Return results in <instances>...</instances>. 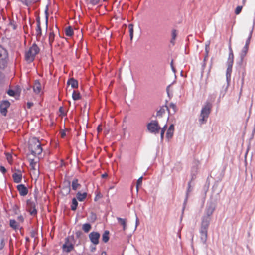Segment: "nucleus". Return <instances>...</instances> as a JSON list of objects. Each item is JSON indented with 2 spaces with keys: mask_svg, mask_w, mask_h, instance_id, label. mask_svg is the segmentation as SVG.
Here are the masks:
<instances>
[{
  "mask_svg": "<svg viewBox=\"0 0 255 255\" xmlns=\"http://www.w3.org/2000/svg\"><path fill=\"white\" fill-rule=\"evenodd\" d=\"M28 148L31 154L34 156L40 154L43 151L41 143L36 137H32L29 139Z\"/></svg>",
  "mask_w": 255,
  "mask_h": 255,
  "instance_id": "nucleus-1",
  "label": "nucleus"
},
{
  "mask_svg": "<svg viewBox=\"0 0 255 255\" xmlns=\"http://www.w3.org/2000/svg\"><path fill=\"white\" fill-rule=\"evenodd\" d=\"M40 52V48L35 44L33 43L29 49L25 51L24 58L25 60L28 63L32 62L37 55Z\"/></svg>",
  "mask_w": 255,
  "mask_h": 255,
  "instance_id": "nucleus-2",
  "label": "nucleus"
},
{
  "mask_svg": "<svg viewBox=\"0 0 255 255\" xmlns=\"http://www.w3.org/2000/svg\"><path fill=\"white\" fill-rule=\"evenodd\" d=\"M212 107V104L209 102H207L205 105L202 107L199 119V122L201 125L207 122L211 113Z\"/></svg>",
  "mask_w": 255,
  "mask_h": 255,
  "instance_id": "nucleus-3",
  "label": "nucleus"
},
{
  "mask_svg": "<svg viewBox=\"0 0 255 255\" xmlns=\"http://www.w3.org/2000/svg\"><path fill=\"white\" fill-rule=\"evenodd\" d=\"M73 239V236H68L65 238V243L62 246V250L64 252L69 253L74 249Z\"/></svg>",
  "mask_w": 255,
  "mask_h": 255,
  "instance_id": "nucleus-4",
  "label": "nucleus"
},
{
  "mask_svg": "<svg viewBox=\"0 0 255 255\" xmlns=\"http://www.w3.org/2000/svg\"><path fill=\"white\" fill-rule=\"evenodd\" d=\"M7 57V51L0 45V68L3 69L6 66Z\"/></svg>",
  "mask_w": 255,
  "mask_h": 255,
  "instance_id": "nucleus-5",
  "label": "nucleus"
},
{
  "mask_svg": "<svg viewBox=\"0 0 255 255\" xmlns=\"http://www.w3.org/2000/svg\"><path fill=\"white\" fill-rule=\"evenodd\" d=\"M147 128L150 132L155 134L159 133L161 129L158 122L157 121H152L150 123H148L147 125Z\"/></svg>",
  "mask_w": 255,
  "mask_h": 255,
  "instance_id": "nucleus-6",
  "label": "nucleus"
},
{
  "mask_svg": "<svg viewBox=\"0 0 255 255\" xmlns=\"http://www.w3.org/2000/svg\"><path fill=\"white\" fill-rule=\"evenodd\" d=\"M26 210L32 216H34L37 215V211L35 208V204L31 200H28L27 201Z\"/></svg>",
  "mask_w": 255,
  "mask_h": 255,
  "instance_id": "nucleus-7",
  "label": "nucleus"
},
{
  "mask_svg": "<svg viewBox=\"0 0 255 255\" xmlns=\"http://www.w3.org/2000/svg\"><path fill=\"white\" fill-rule=\"evenodd\" d=\"M100 234L97 232H92L89 234V238L91 243L94 245H97L99 243V239Z\"/></svg>",
  "mask_w": 255,
  "mask_h": 255,
  "instance_id": "nucleus-8",
  "label": "nucleus"
},
{
  "mask_svg": "<svg viewBox=\"0 0 255 255\" xmlns=\"http://www.w3.org/2000/svg\"><path fill=\"white\" fill-rule=\"evenodd\" d=\"M37 162L34 159L30 160V173L33 174L35 177H37L39 174V170L36 168Z\"/></svg>",
  "mask_w": 255,
  "mask_h": 255,
  "instance_id": "nucleus-9",
  "label": "nucleus"
},
{
  "mask_svg": "<svg viewBox=\"0 0 255 255\" xmlns=\"http://www.w3.org/2000/svg\"><path fill=\"white\" fill-rule=\"evenodd\" d=\"M10 103L8 101H3L1 103L0 106V111L1 114L5 116L7 115V109L10 106Z\"/></svg>",
  "mask_w": 255,
  "mask_h": 255,
  "instance_id": "nucleus-10",
  "label": "nucleus"
},
{
  "mask_svg": "<svg viewBox=\"0 0 255 255\" xmlns=\"http://www.w3.org/2000/svg\"><path fill=\"white\" fill-rule=\"evenodd\" d=\"M211 218L208 216H203L202 218L200 230L208 231Z\"/></svg>",
  "mask_w": 255,
  "mask_h": 255,
  "instance_id": "nucleus-11",
  "label": "nucleus"
},
{
  "mask_svg": "<svg viewBox=\"0 0 255 255\" xmlns=\"http://www.w3.org/2000/svg\"><path fill=\"white\" fill-rule=\"evenodd\" d=\"M20 195L22 196H25L28 193L27 188L23 184H19L16 187Z\"/></svg>",
  "mask_w": 255,
  "mask_h": 255,
  "instance_id": "nucleus-12",
  "label": "nucleus"
},
{
  "mask_svg": "<svg viewBox=\"0 0 255 255\" xmlns=\"http://www.w3.org/2000/svg\"><path fill=\"white\" fill-rule=\"evenodd\" d=\"M33 89L34 92L36 94H38L40 93L42 89V87L39 80H35L33 86Z\"/></svg>",
  "mask_w": 255,
  "mask_h": 255,
  "instance_id": "nucleus-13",
  "label": "nucleus"
},
{
  "mask_svg": "<svg viewBox=\"0 0 255 255\" xmlns=\"http://www.w3.org/2000/svg\"><path fill=\"white\" fill-rule=\"evenodd\" d=\"M12 178L15 183H19L21 182L22 179V174L20 171L15 172L12 175Z\"/></svg>",
  "mask_w": 255,
  "mask_h": 255,
  "instance_id": "nucleus-14",
  "label": "nucleus"
},
{
  "mask_svg": "<svg viewBox=\"0 0 255 255\" xmlns=\"http://www.w3.org/2000/svg\"><path fill=\"white\" fill-rule=\"evenodd\" d=\"M251 37V36L250 35L249 36V37L248 38V39H247V40L246 41L245 45L244 46V47H243V48L242 49L241 54L242 58L244 57L246 55V54L248 52V48H249V45L250 43Z\"/></svg>",
  "mask_w": 255,
  "mask_h": 255,
  "instance_id": "nucleus-15",
  "label": "nucleus"
},
{
  "mask_svg": "<svg viewBox=\"0 0 255 255\" xmlns=\"http://www.w3.org/2000/svg\"><path fill=\"white\" fill-rule=\"evenodd\" d=\"M200 239L203 244L206 243L208 237V231L200 230Z\"/></svg>",
  "mask_w": 255,
  "mask_h": 255,
  "instance_id": "nucleus-16",
  "label": "nucleus"
},
{
  "mask_svg": "<svg viewBox=\"0 0 255 255\" xmlns=\"http://www.w3.org/2000/svg\"><path fill=\"white\" fill-rule=\"evenodd\" d=\"M215 206L213 204H211L209 206H208L206 209V215L204 216H208V217H210V216L213 213L215 210Z\"/></svg>",
  "mask_w": 255,
  "mask_h": 255,
  "instance_id": "nucleus-17",
  "label": "nucleus"
},
{
  "mask_svg": "<svg viewBox=\"0 0 255 255\" xmlns=\"http://www.w3.org/2000/svg\"><path fill=\"white\" fill-rule=\"evenodd\" d=\"M67 84L68 85H71L72 88H76L78 86V83L77 80L73 78L68 80L67 81Z\"/></svg>",
  "mask_w": 255,
  "mask_h": 255,
  "instance_id": "nucleus-18",
  "label": "nucleus"
},
{
  "mask_svg": "<svg viewBox=\"0 0 255 255\" xmlns=\"http://www.w3.org/2000/svg\"><path fill=\"white\" fill-rule=\"evenodd\" d=\"M117 219L118 221V223L122 226L123 231H125L127 228V220L120 217H117Z\"/></svg>",
  "mask_w": 255,
  "mask_h": 255,
  "instance_id": "nucleus-19",
  "label": "nucleus"
},
{
  "mask_svg": "<svg viewBox=\"0 0 255 255\" xmlns=\"http://www.w3.org/2000/svg\"><path fill=\"white\" fill-rule=\"evenodd\" d=\"M37 27L36 29V34L37 38H40L42 34V30L40 26V22L39 20H38L37 21Z\"/></svg>",
  "mask_w": 255,
  "mask_h": 255,
  "instance_id": "nucleus-20",
  "label": "nucleus"
},
{
  "mask_svg": "<svg viewBox=\"0 0 255 255\" xmlns=\"http://www.w3.org/2000/svg\"><path fill=\"white\" fill-rule=\"evenodd\" d=\"M71 186L72 189L76 191L80 188L81 185L78 183V180L77 179H74L72 182Z\"/></svg>",
  "mask_w": 255,
  "mask_h": 255,
  "instance_id": "nucleus-21",
  "label": "nucleus"
},
{
  "mask_svg": "<svg viewBox=\"0 0 255 255\" xmlns=\"http://www.w3.org/2000/svg\"><path fill=\"white\" fill-rule=\"evenodd\" d=\"M87 193L84 192L83 193L78 192L76 194V197L79 201H83L87 197Z\"/></svg>",
  "mask_w": 255,
  "mask_h": 255,
  "instance_id": "nucleus-22",
  "label": "nucleus"
},
{
  "mask_svg": "<svg viewBox=\"0 0 255 255\" xmlns=\"http://www.w3.org/2000/svg\"><path fill=\"white\" fill-rule=\"evenodd\" d=\"M168 110V107L166 105L160 107V109L157 112V116H162L165 113V111Z\"/></svg>",
  "mask_w": 255,
  "mask_h": 255,
  "instance_id": "nucleus-23",
  "label": "nucleus"
},
{
  "mask_svg": "<svg viewBox=\"0 0 255 255\" xmlns=\"http://www.w3.org/2000/svg\"><path fill=\"white\" fill-rule=\"evenodd\" d=\"M72 98L74 100H78L81 99L80 92L77 90H74L72 93Z\"/></svg>",
  "mask_w": 255,
  "mask_h": 255,
  "instance_id": "nucleus-24",
  "label": "nucleus"
},
{
  "mask_svg": "<svg viewBox=\"0 0 255 255\" xmlns=\"http://www.w3.org/2000/svg\"><path fill=\"white\" fill-rule=\"evenodd\" d=\"M233 61H234V54H233V52H230L229 54V57H228L229 65H228V70H229L230 66L231 67L232 66Z\"/></svg>",
  "mask_w": 255,
  "mask_h": 255,
  "instance_id": "nucleus-25",
  "label": "nucleus"
},
{
  "mask_svg": "<svg viewBox=\"0 0 255 255\" xmlns=\"http://www.w3.org/2000/svg\"><path fill=\"white\" fill-rule=\"evenodd\" d=\"M109 240V232L107 230L105 231L102 235V241L104 243H107Z\"/></svg>",
  "mask_w": 255,
  "mask_h": 255,
  "instance_id": "nucleus-26",
  "label": "nucleus"
},
{
  "mask_svg": "<svg viewBox=\"0 0 255 255\" xmlns=\"http://www.w3.org/2000/svg\"><path fill=\"white\" fill-rule=\"evenodd\" d=\"M65 35L67 36H72L73 35V30L71 27L69 26L65 29Z\"/></svg>",
  "mask_w": 255,
  "mask_h": 255,
  "instance_id": "nucleus-27",
  "label": "nucleus"
},
{
  "mask_svg": "<svg viewBox=\"0 0 255 255\" xmlns=\"http://www.w3.org/2000/svg\"><path fill=\"white\" fill-rule=\"evenodd\" d=\"M82 228L85 233H88L91 229V225L89 223H85L82 225Z\"/></svg>",
  "mask_w": 255,
  "mask_h": 255,
  "instance_id": "nucleus-28",
  "label": "nucleus"
},
{
  "mask_svg": "<svg viewBox=\"0 0 255 255\" xmlns=\"http://www.w3.org/2000/svg\"><path fill=\"white\" fill-rule=\"evenodd\" d=\"M78 202L75 198H73L72 201V204L71 205V208L72 210L75 211L78 206Z\"/></svg>",
  "mask_w": 255,
  "mask_h": 255,
  "instance_id": "nucleus-29",
  "label": "nucleus"
},
{
  "mask_svg": "<svg viewBox=\"0 0 255 255\" xmlns=\"http://www.w3.org/2000/svg\"><path fill=\"white\" fill-rule=\"evenodd\" d=\"M55 39V34L53 31L50 32L49 34V43L50 46L52 45Z\"/></svg>",
  "mask_w": 255,
  "mask_h": 255,
  "instance_id": "nucleus-30",
  "label": "nucleus"
},
{
  "mask_svg": "<svg viewBox=\"0 0 255 255\" xmlns=\"http://www.w3.org/2000/svg\"><path fill=\"white\" fill-rule=\"evenodd\" d=\"M10 226L14 229H16L18 228L19 225L18 223L14 220H10Z\"/></svg>",
  "mask_w": 255,
  "mask_h": 255,
  "instance_id": "nucleus-31",
  "label": "nucleus"
},
{
  "mask_svg": "<svg viewBox=\"0 0 255 255\" xmlns=\"http://www.w3.org/2000/svg\"><path fill=\"white\" fill-rule=\"evenodd\" d=\"M128 29L129 32V36L130 39L132 40L133 37V25L130 24L128 25Z\"/></svg>",
  "mask_w": 255,
  "mask_h": 255,
  "instance_id": "nucleus-32",
  "label": "nucleus"
},
{
  "mask_svg": "<svg viewBox=\"0 0 255 255\" xmlns=\"http://www.w3.org/2000/svg\"><path fill=\"white\" fill-rule=\"evenodd\" d=\"M177 36V31L175 29L172 30V39L171 41V43H174V41L175 40Z\"/></svg>",
  "mask_w": 255,
  "mask_h": 255,
  "instance_id": "nucleus-33",
  "label": "nucleus"
},
{
  "mask_svg": "<svg viewBox=\"0 0 255 255\" xmlns=\"http://www.w3.org/2000/svg\"><path fill=\"white\" fill-rule=\"evenodd\" d=\"M142 179H143V177L141 176L140 178H139L138 179L137 181V183H136V190H137V191H138L139 187L141 186V185H142Z\"/></svg>",
  "mask_w": 255,
  "mask_h": 255,
  "instance_id": "nucleus-34",
  "label": "nucleus"
},
{
  "mask_svg": "<svg viewBox=\"0 0 255 255\" xmlns=\"http://www.w3.org/2000/svg\"><path fill=\"white\" fill-rule=\"evenodd\" d=\"M22 2L26 5H29L32 3L36 2L37 0H21Z\"/></svg>",
  "mask_w": 255,
  "mask_h": 255,
  "instance_id": "nucleus-35",
  "label": "nucleus"
},
{
  "mask_svg": "<svg viewBox=\"0 0 255 255\" xmlns=\"http://www.w3.org/2000/svg\"><path fill=\"white\" fill-rule=\"evenodd\" d=\"M173 133H174L173 131H172L171 129H168L167 133H166V137L168 139L171 138L173 136Z\"/></svg>",
  "mask_w": 255,
  "mask_h": 255,
  "instance_id": "nucleus-36",
  "label": "nucleus"
},
{
  "mask_svg": "<svg viewBox=\"0 0 255 255\" xmlns=\"http://www.w3.org/2000/svg\"><path fill=\"white\" fill-rule=\"evenodd\" d=\"M166 128H167V126H166V125H165L162 128L160 129L161 130L160 136H161V138L162 140L163 139L164 132L166 131Z\"/></svg>",
  "mask_w": 255,
  "mask_h": 255,
  "instance_id": "nucleus-37",
  "label": "nucleus"
},
{
  "mask_svg": "<svg viewBox=\"0 0 255 255\" xmlns=\"http://www.w3.org/2000/svg\"><path fill=\"white\" fill-rule=\"evenodd\" d=\"M242 6H238L235 9V13L236 15H238L240 13L242 9Z\"/></svg>",
  "mask_w": 255,
  "mask_h": 255,
  "instance_id": "nucleus-38",
  "label": "nucleus"
},
{
  "mask_svg": "<svg viewBox=\"0 0 255 255\" xmlns=\"http://www.w3.org/2000/svg\"><path fill=\"white\" fill-rule=\"evenodd\" d=\"M168 109L171 108V109H172L173 112L174 113L175 112L176 106L175 104H174L173 103H171L169 104V106H168ZM168 110L169 111V109H168Z\"/></svg>",
  "mask_w": 255,
  "mask_h": 255,
  "instance_id": "nucleus-39",
  "label": "nucleus"
},
{
  "mask_svg": "<svg viewBox=\"0 0 255 255\" xmlns=\"http://www.w3.org/2000/svg\"><path fill=\"white\" fill-rule=\"evenodd\" d=\"M6 159H7L8 162L10 164H11L12 162V157L11 155L9 153H6Z\"/></svg>",
  "mask_w": 255,
  "mask_h": 255,
  "instance_id": "nucleus-40",
  "label": "nucleus"
},
{
  "mask_svg": "<svg viewBox=\"0 0 255 255\" xmlns=\"http://www.w3.org/2000/svg\"><path fill=\"white\" fill-rule=\"evenodd\" d=\"M100 0H90V3L92 5H95L99 3Z\"/></svg>",
  "mask_w": 255,
  "mask_h": 255,
  "instance_id": "nucleus-41",
  "label": "nucleus"
},
{
  "mask_svg": "<svg viewBox=\"0 0 255 255\" xmlns=\"http://www.w3.org/2000/svg\"><path fill=\"white\" fill-rule=\"evenodd\" d=\"M4 246V240L2 238L0 237V250L2 249Z\"/></svg>",
  "mask_w": 255,
  "mask_h": 255,
  "instance_id": "nucleus-42",
  "label": "nucleus"
},
{
  "mask_svg": "<svg viewBox=\"0 0 255 255\" xmlns=\"http://www.w3.org/2000/svg\"><path fill=\"white\" fill-rule=\"evenodd\" d=\"M7 93L10 96H14L15 95V92L13 90H9Z\"/></svg>",
  "mask_w": 255,
  "mask_h": 255,
  "instance_id": "nucleus-43",
  "label": "nucleus"
},
{
  "mask_svg": "<svg viewBox=\"0 0 255 255\" xmlns=\"http://www.w3.org/2000/svg\"><path fill=\"white\" fill-rule=\"evenodd\" d=\"M0 171L3 173V174H5L6 172V168L3 166H0Z\"/></svg>",
  "mask_w": 255,
  "mask_h": 255,
  "instance_id": "nucleus-44",
  "label": "nucleus"
},
{
  "mask_svg": "<svg viewBox=\"0 0 255 255\" xmlns=\"http://www.w3.org/2000/svg\"><path fill=\"white\" fill-rule=\"evenodd\" d=\"M33 105V104L32 102H28L27 104L28 108H30Z\"/></svg>",
  "mask_w": 255,
  "mask_h": 255,
  "instance_id": "nucleus-45",
  "label": "nucleus"
},
{
  "mask_svg": "<svg viewBox=\"0 0 255 255\" xmlns=\"http://www.w3.org/2000/svg\"><path fill=\"white\" fill-rule=\"evenodd\" d=\"M168 129H171L172 130V131H174V125L173 124L171 125L170 126V127H169L168 128Z\"/></svg>",
  "mask_w": 255,
  "mask_h": 255,
  "instance_id": "nucleus-46",
  "label": "nucleus"
},
{
  "mask_svg": "<svg viewBox=\"0 0 255 255\" xmlns=\"http://www.w3.org/2000/svg\"><path fill=\"white\" fill-rule=\"evenodd\" d=\"M188 190H187V194H188L189 192H190L191 191V190H190V188H191V183L190 182H189L188 183Z\"/></svg>",
  "mask_w": 255,
  "mask_h": 255,
  "instance_id": "nucleus-47",
  "label": "nucleus"
},
{
  "mask_svg": "<svg viewBox=\"0 0 255 255\" xmlns=\"http://www.w3.org/2000/svg\"><path fill=\"white\" fill-rule=\"evenodd\" d=\"M61 136L62 138H64L66 136V133L64 131H62L61 132Z\"/></svg>",
  "mask_w": 255,
  "mask_h": 255,
  "instance_id": "nucleus-48",
  "label": "nucleus"
},
{
  "mask_svg": "<svg viewBox=\"0 0 255 255\" xmlns=\"http://www.w3.org/2000/svg\"><path fill=\"white\" fill-rule=\"evenodd\" d=\"M59 112L62 114H63L64 115V114L63 113V108L62 107H60L59 108Z\"/></svg>",
  "mask_w": 255,
  "mask_h": 255,
  "instance_id": "nucleus-49",
  "label": "nucleus"
},
{
  "mask_svg": "<svg viewBox=\"0 0 255 255\" xmlns=\"http://www.w3.org/2000/svg\"><path fill=\"white\" fill-rule=\"evenodd\" d=\"M18 219L19 220L21 221L22 222L24 220L23 217L22 216H19Z\"/></svg>",
  "mask_w": 255,
  "mask_h": 255,
  "instance_id": "nucleus-50",
  "label": "nucleus"
},
{
  "mask_svg": "<svg viewBox=\"0 0 255 255\" xmlns=\"http://www.w3.org/2000/svg\"><path fill=\"white\" fill-rule=\"evenodd\" d=\"M138 224H139V220H138V217L136 216V227L138 226Z\"/></svg>",
  "mask_w": 255,
  "mask_h": 255,
  "instance_id": "nucleus-51",
  "label": "nucleus"
},
{
  "mask_svg": "<svg viewBox=\"0 0 255 255\" xmlns=\"http://www.w3.org/2000/svg\"><path fill=\"white\" fill-rule=\"evenodd\" d=\"M229 49L230 52H233V50H232V49L231 48V46L230 44H229Z\"/></svg>",
  "mask_w": 255,
  "mask_h": 255,
  "instance_id": "nucleus-52",
  "label": "nucleus"
},
{
  "mask_svg": "<svg viewBox=\"0 0 255 255\" xmlns=\"http://www.w3.org/2000/svg\"><path fill=\"white\" fill-rule=\"evenodd\" d=\"M70 192V186H69L67 188V193H69Z\"/></svg>",
  "mask_w": 255,
  "mask_h": 255,
  "instance_id": "nucleus-53",
  "label": "nucleus"
},
{
  "mask_svg": "<svg viewBox=\"0 0 255 255\" xmlns=\"http://www.w3.org/2000/svg\"><path fill=\"white\" fill-rule=\"evenodd\" d=\"M98 132H100L102 130V128H101L100 126H99L97 128Z\"/></svg>",
  "mask_w": 255,
  "mask_h": 255,
  "instance_id": "nucleus-54",
  "label": "nucleus"
},
{
  "mask_svg": "<svg viewBox=\"0 0 255 255\" xmlns=\"http://www.w3.org/2000/svg\"><path fill=\"white\" fill-rule=\"evenodd\" d=\"M107 174H104L102 175V177L105 178V177H107Z\"/></svg>",
  "mask_w": 255,
  "mask_h": 255,
  "instance_id": "nucleus-55",
  "label": "nucleus"
},
{
  "mask_svg": "<svg viewBox=\"0 0 255 255\" xmlns=\"http://www.w3.org/2000/svg\"><path fill=\"white\" fill-rule=\"evenodd\" d=\"M246 2V0H243V4L244 5Z\"/></svg>",
  "mask_w": 255,
  "mask_h": 255,
  "instance_id": "nucleus-56",
  "label": "nucleus"
},
{
  "mask_svg": "<svg viewBox=\"0 0 255 255\" xmlns=\"http://www.w3.org/2000/svg\"><path fill=\"white\" fill-rule=\"evenodd\" d=\"M106 255V252H102V254H101V255Z\"/></svg>",
  "mask_w": 255,
  "mask_h": 255,
  "instance_id": "nucleus-57",
  "label": "nucleus"
},
{
  "mask_svg": "<svg viewBox=\"0 0 255 255\" xmlns=\"http://www.w3.org/2000/svg\"><path fill=\"white\" fill-rule=\"evenodd\" d=\"M1 76V72H0V77Z\"/></svg>",
  "mask_w": 255,
  "mask_h": 255,
  "instance_id": "nucleus-58",
  "label": "nucleus"
}]
</instances>
